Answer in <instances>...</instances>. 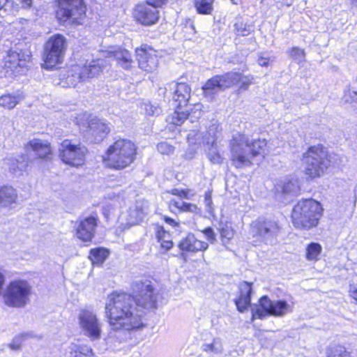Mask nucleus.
Masks as SVG:
<instances>
[{
	"label": "nucleus",
	"instance_id": "obj_1",
	"mask_svg": "<svg viewBox=\"0 0 357 357\" xmlns=\"http://www.w3.org/2000/svg\"><path fill=\"white\" fill-rule=\"evenodd\" d=\"M135 300L130 294L114 292L107 296L105 317L113 330L130 331L142 328V310L135 307Z\"/></svg>",
	"mask_w": 357,
	"mask_h": 357
},
{
	"label": "nucleus",
	"instance_id": "obj_2",
	"mask_svg": "<svg viewBox=\"0 0 357 357\" xmlns=\"http://www.w3.org/2000/svg\"><path fill=\"white\" fill-rule=\"evenodd\" d=\"M266 146L264 139H250L244 134L236 133L229 142L231 161L236 168L250 167L257 161V158L265 157Z\"/></svg>",
	"mask_w": 357,
	"mask_h": 357
},
{
	"label": "nucleus",
	"instance_id": "obj_3",
	"mask_svg": "<svg viewBox=\"0 0 357 357\" xmlns=\"http://www.w3.org/2000/svg\"><path fill=\"white\" fill-rule=\"evenodd\" d=\"M322 212L319 202L312 199H302L292 210V223L296 229L310 230L318 225Z\"/></svg>",
	"mask_w": 357,
	"mask_h": 357
},
{
	"label": "nucleus",
	"instance_id": "obj_4",
	"mask_svg": "<svg viewBox=\"0 0 357 357\" xmlns=\"http://www.w3.org/2000/svg\"><path fill=\"white\" fill-rule=\"evenodd\" d=\"M136 154L135 144L128 139H119L108 148L105 161L110 167L122 169L133 162Z\"/></svg>",
	"mask_w": 357,
	"mask_h": 357
},
{
	"label": "nucleus",
	"instance_id": "obj_5",
	"mask_svg": "<svg viewBox=\"0 0 357 357\" xmlns=\"http://www.w3.org/2000/svg\"><path fill=\"white\" fill-rule=\"evenodd\" d=\"M102 61L93 60L84 66L79 64L72 66L68 70L62 71L58 83L61 87H74L79 82L93 78L102 70Z\"/></svg>",
	"mask_w": 357,
	"mask_h": 357
},
{
	"label": "nucleus",
	"instance_id": "obj_6",
	"mask_svg": "<svg viewBox=\"0 0 357 357\" xmlns=\"http://www.w3.org/2000/svg\"><path fill=\"white\" fill-rule=\"evenodd\" d=\"M305 173L311 178L322 176L331 165V156L321 145L309 147L303 153Z\"/></svg>",
	"mask_w": 357,
	"mask_h": 357
},
{
	"label": "nucleus",
	"instance_id": "obj_7",
	"mask_svg": "<svg viewBox=\"0 0 357 357\" xmlns=\"http://www.w3.org/2000/svg\"><path fill=\"white\" fill-rule=\"evenodd\" d=\"M259 305L252 307V319H264L268 316L284 317L292 312L293 306L285 301H271L264 296L259 301Z\"/></svg>",
	"mask_w": 357,
	"mask_h": 357
},
{
	"label": "nucleus",
	"instance_id": "obj_8",
	"mask_svg": "<svg viewBox=\"0 0 357 357\" xmlns=\"http://www.w3.org/2000/svg\"><path fill=\"white\" fill-rule=\"evenodd\" d=\"M31 294V286L23 280H15L6 287L3 297L9 307H22L26 305Z\"/></svg>",
	"mask_w": 357,
	"mask_h": 357
},
{
	"label": "nucleus",
	"instance_id": "obj_9",
	"mask_svg": "<svg viewBox=\"0 0 357 357\" xmlns=\"http://www.w3.org/2000/svg\"><path fill=\"white\" fill-rule=\"evenodd\" d=\"M87 152L86 147L82 144L64 139L59 148V157L63 163L79 167L84 164Z\"/></svg>",
	"mask_w": 357,
	"mask_h": 357
},
{
	"label": "nucleus",
	"instance_id": "obj_10",
	"mask_svg": "<svg viewBox=\"0 0 357 357\" xmlns=\"http://www.w3.org/2000/svg\"><path fill=\"white\" fill-rule=\"evenodd\" d=\"M134 294L135 296L132 297L137 307L146 310L156 308L158 292L151 281L145 280L136 282Z\"/></svg>",
	"mask_w": 357,
	"mask_h": 357
},
{
	"label": "nucleus",
	"instance_id": "obj_11",
	"mask_svg": "<svg viewBox=\"0 0 357 357\" xmlns=\"http://www.w3.org/2000/svg\"><path fill=\"white\" fill-rule=\"evenodd\" d=\"M31 57L29 50H10L4 61L6 75L13 77L24 73L31 66Z\"/></svg>",
	"mask_w": 357,
	"mask_h": 357
},
{
	"label": "nucleus",
	"instance_id": "obj_12",
	"mask_svg": "<svg viewBox=\"0 0 357 357\" xmlns=\"http://www.w3.org/2000/svg\"><path fill=\"white\" fill-rule=\"evenodd\" d=\"M66 49V41L64 36L54 35L49 38L45 45L44 67L52 69L62 62Z\"/></svg>",
	"mask_w": 357,
	"mask_h": 357
},
{
	"label": "nucleus",
	"instance_id": "obj_13",
	"mask_svg": "<svg viewBox=\"0 0 357 357\" xmlns=\"http://www.w3.org/2000/svg\"><path fill=\"white\" fill-rule=\"evenodd\" d=\"M280 232V227L275 221L259 219L253 221L250 225V234L254 238L272 243Z\"/></svg>",
	"mask_w": 357,
	"mask_h": 357
},
{
	"label": "nucleus",
	"instance_id": "obj_14",
	"mask_svg": "<svg viewBox=\"0 0 357 357\" xmlns=\"http://www.w3.org/2000/svg\"><path fill=\"white\" fill-rule=\"evenodd\" d=\"M77 123L87 135L93 137L95 141L102 140L109 132L108 126L104 121L87 116L86 114H80L77 118Z\"/></svg>",
	"mask_w": 357,
	"mask_h": 357
},
{
	"label": "nucleus",
	"instance_id": "obj_15",
	"mask_svg": "<svg viewBox=\"0 0 357 357\" xmlns=\"http://www.w3.org/2000/svg\"><path fill=\"white\" fill-rule=\"evenodd\" d=\"M79 324L84 334L91 340H99L101 336V323L96 314L89 310H82L78 317Z\"/></svg>",
	"mask_w": 357,
	"mask_h": 357
},
{
	"label": "nucleus",
	"instance_id": "obj_16",
	"mask_svg": "<svg viewBox=\"0 0 357 357\" xmlns=\"http://www.w3.org/2000/svg\"><path fill=\"white\" fill-rule=\"evenodd\" d=\"M153 3V0H149L144 3L138 4L133 12V16L136 21L144 26H151L155 24L159 19L158 10L157 7Z\"/></svg>",
	"mask_w": 357,
	"mask_h": 357
},
{
	"label": "nucleus",
	"instance_id": "obj_17",
	"mask_svg": "<svg viewBox=\"0 0 357 357\" xmlns=\"http://www.w3.org/2000/svg\"><path fill=\"white\" fill-rule=\"evenodd\" d=\"M232 77H228L227 73L221 75H215L208 79L202 86L203 95L212 101L215 96L225 89L231 87Z\"/></svg>",
	"mask_w": 357,
	"mask_h": 357
},
{
	"label": "nucleus",
	"instance_id": "obj_18",
	"mask_svg": "<svg viewBox=\"0 0 357 357\" xmlns=\"http://www.w3.org/2000/svg\"><path fill=\"white\" fill-rule=\"evenodd\" d=\"M139 67L144 71L153 72L158 66L157 51L147 45H142L135 50Z\"/></svg>",
	"mask_w": 357,
	"mask_h": 357
},
{
	"label": "nucleus",
	"instance_id": "obj_19",
	"mask_svg": "<svg viewBox=\"0 0 357 357\" xmlns=\"http://www.w3.org/2000/svg\"><path fill=\"white\" fill-rule=\"evenodd\" d=\"M59 10L58 15L70 19L73 22L78 21L86 13V6L84 0H59Z\"/></svg>",
	"mask_w": 357,
	"mask_h": 357
},
{
	"label": "nucleus",
	"instance_id": "obj_20",
	"mask_svg": "<svg viewBox=\"0 0 357 357\" xmlns=\"http://www.w3.org/2000/svg\"><path fill=\"white\" fill-rule=\"evenodd\" d=\"M219 131V126L215 123H213L207 128L206 130L202 132L192 130L188 135V140L192 144H203L213 146L215 145Z\"/></svg>",
	"mask_w": 357,
	"mask_h": 357
},
{
	"label": "nucleus",
	"instance_id": "obj_21",
	"mask_svg": "<svg viewBox=\"0 0 357 357\" xmlns=\"http://www.w3.org/2000/svg\"><path fill=\"white\" fill-rule=\"evenodd\" d=\"M184 106L176 105V109L168 117V121L174 125H181L189 116L192 118H199L201 116L200 104H195L193 106L195 111H192L190 106L183 109Z\"/></svg>",
	"mask_w": 357,
	"mask_h": 357
},
{
	"label": "nucleus",
	"instance_id": "obj_22",
	"mask_svg": "<svg viewBox=\"0 0 357 357\" xmlns=\"http://www.w3.org/2000/svg\"><path fill=\"white\" fill-rule=\"evenodd\" d=\"M97 217L90 215L80 221L77 229V236L83 241H90L93 238L97 227Z\"/></svg>",
	"mask_w": 357,
	"mask_h": 357
},
{
	"label": "nucleus",
	"instance_id": "obj_23",
	"mask_svg": "<svg viewBox=\"0 0 357 357\" xmlns=\"http://www.w3.org/2000/svg\"><path fill=\"white\" fill-rule=\"evenodd\" d=\"M178 248L183 252L195 253L206 250L208 244L206 242L198 240L194 234L190 233L181 240Z\"/></svg>",
	"mask_w": 357,
	"mask_h": 357
},
{
	"label": "nucleus",
	"instance_id": "obj_24",
	"mask_svg": "<svg viewBox=\"0 0 357 357\" xmlns=\"http://www.w3.org/2000/svg\"><path fill=\"white\" fill-rule=\"evenodd\" d=\"M252 283L243 281L239 284V297L235 300V304L238 310L241 312L245 311L250 304V294L252 291Z\"/></svg>",
	"mask_w": 357,
	"mask_h": 357
},
{
	"label": "nucleus",
	"instance_id": "obj_25",
	"mask_svg": "<svg viewBox=\"0 0 357 357\" xmlns=\"http://www.w3.org/2000/svg\"><path fill=\"white\" fill-rule=\"evenodd\" d=\"M191 89L185 83L176 84V89L174 95V101L178 102L177 105L188 107V102L190 98Z\"/></svg>",
	"mask_w": 357,
	"mask_h": 357
},
{
	"label": "nucleus",
	"instance_id": "obj_26",
	"mask_svg": "<svg viewBox=\"0 0 357 357\" xmlns=\"http://www.w3.org/2000/svg\"><path fill=\"white\" fill-rule=\"evenodd\" d=\"M28 146L36 153L40 158H47L49 155H52V148L47 141L33 139L29 142Z\"/></svg>",
	"mask_w": 357,
	"mask_h": 357
},
{
	"label": "nucleus",
	"instance_id": "obj_27",
	"mask_svg": "<svg viewBox=\"0 0 357 357\" xmlns=\"http://www.w3.org/2000/svg\"><path fill=\"white\" fill-rule=\"evenodd\" d=\"M277 190L286 195L295 196L300 190L298 180L296 178H286L278 185Z\"/></svg>",
	"mask_w": 357,
	"mask_h": 357
},
{
	"label": "nucleus",
	"instance_id": "obj_28",
	"mask_svg": "<svg viewBox=\"0 0 357 357\" xmlns=\"http://www.w3.org/2000/svg\"><path fill=\"white\" fill-rule=\"evenodd\" d=\"M145 208L142 202H136L135 204L128 211V223L132 225L139 222L144 217Z\"/></svg>",
	"mask_w": 357,
	"mask_h": 357
},
{
	"label": "nucleus",
	"instance_id": "obj_29",
	"mask_svg": "<svg viewBox=\"0 0 357 357\" xmlns=\"http://www.w3.org/2000/svg\"><path fill=\"white\" fill-rule=\"evenodd\" d=\"M17 195L16 190L11 186L0 188V207H8L15 203Z\"/></svg>",
	"mask_w": 357,
	"mask_h": 357
},
{
	"label": "nucleus",
	"instance_id": "obj_30",
	"mask_svg": "<svg viewBox=\"0 0 357 357\" xmlns=\"http://www.w3.org/2000/svg\"><path fill=\"white\" fill-rule=\"evenodd\" d=\"M28 165V157L26 155H21L15 159L10 160L9 169L13 174L20 175L22 172L26 171Z\"/></svg>",
	"mask_w": 357,
	"mask_h": 357
},
{
	"label": "nucleus",
	"instance_id": "obj_31",
	"mask_svg": "<svg viewBox=\"0 0 357 357\" xmlns=\"http://www.w3.org/2000/svg\"><path fill=\"white\" fill-rule=\"evenodd\" d=\"M68 349V357H93V350L87 345L72 343Z\"/></svg>",
	"mask_w": 357,
	"mask_h": 357
},
{
	"label": "nucleus",
	"instance_id": "obj_32",
	"mask_svg": "<svg viewBox=\"0 0 357 357\" xmlns=\"http://www.w3.org/2000/svg\"><path fill=\"white\" fill-rule=\"evenodd\" d=\"M227 76L232 77L231 79H229L231 81V87L240 83V89L243 90L248 89L253 79L252 76L243 75L237 72H229L227 73Z\"/></svg>",
	"mask_w": 357,
	"mask_h": 357
},
{
	"label": "nucleus",
	"instance_id": "obj_33",
	"mask_svg": "<svg viewBox=\"0 0 357 357\" xmlns=\"http://www.w3.org/2000/svg\"><path fill=\"white\" fill-rule=\"evenodd\" d=\"M114 56L118 64L123 68L128 70L131 68L133 61L130 53L126 50H119L114 52Z\"/></svg>",
	"mask_w": 357,
	"mask_h": 357
},
{
	"label": "nucleus",
	"instance_id": "obj_34",
	"mask_svg": "<svg viewBox=\"0 0 357 357\" xmlns=\"http://www.w3.org/2000/svg\"><path fill=\"white\" fill-rule=\"evenodd\" d=\"M109 255L108 250L104 248H96L90 250L89 259L93 265L100 266Z\"/></svg>",
	"mask_w": 357,
	"mask_h": 357
},
{
	"label": "nucleus",
	"instance_id": "obj_35",
	"mask_svg": "<svg viewBox=\"0 0 357 357\" xmlns=\"http://www.w3.org/2000/svg\"><path fill=\"white\" fill-rule=\"evenodd\" d=\"M214 0H193L194 6L197 13L211 15L213 10Z\"/></svg>",
	"mask_w": 357,
	"mask_h": 357
},
{
	"label": "nucleus",
	"instance_id": "obj_36",
	"mask_svg": "<svg viewBox=\"0 0 357 357\" xmlns=\"http://www.w3.org/2000/svg\"><path fill=\"white\" fill-rule=\"evenodd\" d=\"M158 242L165 250H170L173 246V242L171 239L170 234L164 230L163 227H160L156 234Z\"/></svg>",
	"mask_w": 357,
	"mask_h": 357
},
{
	"label": "nucleus",
	"instance_id": "obj_37",
	"mask_svg": "<svg viewBox=\"0 0 357 357\" xmlns=\"http://www.w3.org/2000/svg\"><path fill=\"white\" fill-rule=\"evenodd\" d=\"M322 251V248L317 243H310L306 248V259L309 261H317Z\"/></svg>",
	"mask_w": 357,
	"mask_h": 357
},
{
	"label": "nucleus",
	"instance_id": "obj_38",
	"mask_svg": "<svg viewBox=\"0 0 357 357\" xmlns=\"http://www.w3.org/2000/svg\"><path fill=\"white\" fill-rule=\"evenodd\" d=\"M327 357H351L350 353L342 345H334L327 349Z\"/></svg>",
	"mask_w": 357,
	"mask_h": 357
},
{
	"label": "nucleus",
	"instance_id": "obj_39",
	"mask_svg": "<svg viewBox=\"0 0 357 357\" xmlns=\"http://www.w3.org/2000/svg\"><path fill=\"white\" fill-rule=\"evenodd\" d=\"M19 100V96L5 94L0 97V105L4 108L11 109L16 106Z\"/></svg>",
	"mask_w": 357,
	"mask_h": 357
},
{
	"label": "nucleus",
	"instance_id": "obj_40",
	"mask_svg": "<svg viewBox=\"0 0 357 357\" xmlns=\"http://www.w3.org/2000/svg\"><path fill=\"white\" fill-rule=\"evenodd\" d=\"M202 349L206 352L215 354L220 353L222 351V344L220 338H214L211 343H205L202 345Z\"/></svg>",
	"mask_w": 357,
	"mask_h": 357
},
{
	"label": "nucleus",
	"instance_id": "obj_41",
	"mask_svg": "<svg viewBox=\"0 0 357 357\" xmlns=\"http://www.w3.org/2000/svg\"><path fill=\"white\" fill-rule=\"evenodd\" d=\"M220 234L223 244H225L234 237V231L231 226L227 224H222L220 228Z\"/></svg>",
	"mask_w": 357,
	"mask_h": 357
},
{
	"label": "nucleus",
	"instance_id": "obj_42",
	"mask_svg": "<svg viewBox=\"0 0 357 357\" xmlns=\"http://www.w3.org/2000/svg\"><path fill=\"white\" fill-rule=\"evenodd\" d=\"M170 203L172 205L184 212L196 213L197 211V206L193 204L175 200H172Z\"/></svg>",
	"mask_w": 357,
	"mask_h": 357
},
{
	"label": "nucleus",
	"instance_id": "obj_43",
	"mask_svg": "<svg viewBox=\"0 0 357 357\" xmlns=\"http://www.w3.org/2000/svg\"><path fill=\"white\" fill-rule=\"evenodd\" d=\"M290 56L296 62L301 63L305 61V53L304 50L294 47L289 50Z\"/></svg>",
	"mask_w": 357,
	"mask_h": 357
},
{
	"label": "nucleus",
	"instance_id": "obj_44",
	"mask_svg": "<svg viewBox=\"0 0 357 357\" xmlns=\"http://www.w3.org/2000/svg\"><path fill=\"white\" fill-rule=\"evenodd\" d=\"M208 158L213 164H220L222 162V158L218 152L215 145L208 149Z\"/></svg>",
	"mask_w": 357,
	"mask_h": 357
},
{
	"label": "nucleus",
	"instance_id": "obj_45",
	"mask_svg": "<svg viewBox=\"0 0 357 357\" xmlns=\"http://www.w3.org/2000/svg\"><path fill=\"white\" fill-rule=\"evenodd\" d=\"M157 149L162 155H171L174 151V147L166 142H162L157 145Z\"/></svg>",
	"mask_w": 357,
	"mask_h": 357
},
{
	"label": "nucleus",
	"instance_id": "obj_46",
	"mask_svg": "<svg viewBox=\"0 0 357 357\" xmlns=\"http://www.w3.org/2000/svg\"><path fill=\"white\" fill-rule=\"evenodd\" d=\"M234 26L238 35L248 36L251 31V26L243 24V22H236Z\"/></svg>",
	"mask_w": 357,
	"mask_h": 357
},
{
	"label": "nucleus",
	"instance_id": "obj_47",
	"mask_svg": "<svg viewBox=\"0 0 357 357\" xmlns=\"http://www.w3.org/2000/svg\"><path fill=\"white\" fill-rule=\"evenodd\" d=\"M26 336H27L26 334H23V335H20L15 337L13 339L12 343L10 344L11 349H15V350L19 349L21 347V345H22V343L24 339Z\"/></svg>",
	"mask_w": 357,
	"mask_h": 357
},
{
	"label": "nucleus",
	"instance_id": "obj_48",
	"mask_svg": "<svg viewBox=\"0 0 357 357\" xmlns=\"http://www.w3.org/2000/svg\"><path fill=\"white\" fill-rule=\"evenodd\" d=\"M204 204L206 208V211L208 213H211L213 211V202L211 197V192L209 191L205 192Z\"/></svg>",
	"mask_w": 357,
	"mask_h": 357
},
{
	"label": "nucleus",
	"instance_id": "obj_49",
	"mask_svg": "<svg viewBox=\"0 0 357 357\" xmlns=\"http://www.w3.org/2000/svg\"><path fill=\"white\" fill-rule=\"evenodd\" d=\"M206 239L211 243H213L215 241V234L212 228L208 227L202 231Z\"/></svg>",
	"mask_w": 357,
	"mask_h": 357
},
{
	"label": "nucleus",
	"instance_id": "obj_50",
	"mask_svg": "<svg viewBox=\"0 0 357 357\" xmlns=\"http://www.w3.org/2000/svg\"><path fill=\"white\" fill-rule=\"evenodd\" d=\"M344 98L346 101H354L357 102V91H351L349 89L345 90Z\"/></svg>",
	"mask_w": 357,
	"mask_h": 357
},
{
	"label": "nucleus",
	"instance_id": "obj_51",
	"mask_svg": "<svg viewBox=\"0 0 357 357\" xmlns=\"http://www.w3.org/2000/svg\"><path fill=\"white\" fill-rule=\"evenodd\" d=\"M144 109L148 115H154L158 114L160 112V109L156 107L153 106L149 102L144 103Z\"/></svg>",
	"mask_w": 357,
	"mask_h": 357
},
{
	"label": "nucleus",
	"instance_id": "obj_52",
	"mask_svg": "<svg viewBox=\"0 0 357 357\" xmlns=\"http://www.w3.org/2000/svg\"><path fill=\"white\" fill-rule=\"evenodd\" d=\"M188 190H179V189H174L172 190V194L176 196H178L181 198H188Z\"/></svg>",
	"mask_w": 357,
	"mask_h": 357
},
{
	"label": "nucleus",
	"instance_id": "obj_53",
	"mask_svg": "<svg viewBox=\"0 0 357 357\" xmlns=\"http://www.w3.org/2000/svg\"><path fill=\"white\" fill-rule=\"evenodd\" d=\"M350 296L357 301V286H351L349 289Z\"/></svg>",
	"mask_w": 357,
	"mask_h": 357
},
{
	"label": "nucleus",
	"instance_id": "obj_54",
	"mask_svg": "<svg viewBox=\"0 0 357 357\" xmlns=\"http://www.w3.org/2000/svg\"><path fill=\"white\" fill-rule=\"evenodd\" d=\"M164 220L165 221V222L172 227H175L177 225V222H176V221L171 218H169V217H167V216H165L164 217Z\"/></svg>",
	"mask_w": 357,
	"mask_h": 357
},
{
	"label": "nucleus",
	"instance_id": "obj_55",
	"mask_svg": "<svg viewBox=\"0 0 357 357\" xmlns=\"http://www.w3.org/2000/svg\"><path fill=\"white\" fill-rule=\"evenodd\" d=\"M258 63L261 66H267L268 64V59L264 57H259L258 59Z\"/></svg>",
	"mask_w": 357,
	"mask_h": 357
},
{
	"label": "nucleus",
	"instance_id": "obj_56",
	"mask_svg": "<svg viewBox=\"0 0 357 357\" xmlns=\"http://www.w3.org/2000/svg\"><path fill=\"white\" fill-rule=\"evenodd\" d=\"M3 284H4V275L1 273H0V294H1Z\"/></svg>",
	"mask_w": 357,
	"mask_h": 357
},
{
	"label": "nucleus",
	"instance_id": "obj_57",
	"mask_svg": "<svg viewBox=\"0 0 357 357\" xmlns=\"http://www.w3.org/2000/svg\"><path fill=\"white\" fill-rule=\"evenodd\" d=\"M165 1L166 0H153V3H155V6H161Z\"/></svg>",
	"mask_w": 357,
	"mask_h": 357
},
{
	"label": "nucleus",
	"instance_id": "obj_58",
	"mask_svg": "<svg viewBox=\"0 0 357 357\" xmlns=\"http://www.w3.org/2000/svg\"><path fill=\"white\" fill-rule=\"evenodd\" d=\"M24 6H30L31 4V0H20Z\"/></svg>",
	"mask_w": 357,
	"mask_h": 357
},
{
	"label": "nucleus",
	"instance_id": "obj_59",
	"mask_svg": "<svg viewBox=\"0 0 357 357\" xmlns=\"http://www.w3.org/2000/svg\"><path fill=\"white\" fill-rule=\"evenodd\" d=\"M7 0H0V9L6 4Z\"/></svg>",
	"mask_w": 357,
	"mask_h": 357
},
{
	"label": "nucleus",
	"instance_id": "obj_60",
	"mask_svg": "<svg viewBox=\"0 0 357 357\" xmlns=\"http://www.w3.org/2000/svg\"><path fill=\"white\" fill-rule=\"evenodd\" d=\"M284 1V3L286 4L287 6H290L291 5V0H283Z\"/></svg>",
	"mask_w": 357,
	"mask_h": 357
},
{
	"label": "nucleus",
	"instance_id": "obj_61",
	"mask_svg": "<svg viewBox=\"0 0 357 357\" xmlns=\"http://www.w3.org/2000/svg\"><path fill=\"white\" fill-rule=\"evenodd\" d=\"M231 1L234 3V4H238V1L236 0H231Z\"/></svg>",
	"mask_w": 357,
	"mask_h": 357
},
{
	"label": "nucleus",
	"instance_id": "obj_62",
	"mask_svg": "<svg viewBox=\"0 0 357 357\" xmlns=\"http://www.w3.org/2000/svg\"><path fill=\"white\" fill-rule=\"evenodd\" d=\"M351 1H354H354H357V0H351Z\"/></svg>",
	"mask_w": 357,
	"mask_h": 357
}]
</instances>
